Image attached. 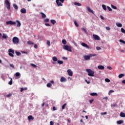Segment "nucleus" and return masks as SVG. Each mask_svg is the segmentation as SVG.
Wrapping results in <instances>:
<instances>
[{
  "mask_svg": "<svg viewBox=\"0 0 125 125\" xmlns=\"http://www.w3.org/2000/svg\"><path fill=\"white\" fill-rule=\"evenodd\" d=\"M52 60H53L54 61V62H56V61H57V60H58V59H57V57L54 56L52 58Z\"/></svg>",
  "mask_w": 125,
  "mask_h": 125,
  "instance_id": "24",
  "label": "nucleus"
},
{
  "mask_svg": "<svg viewBox=\"0 0 125 125\" xmlns=\"http://www.w3.org/2000/svg\"><path fill=\"white\" fill-rule=\"evenodd\" d=\"M53 111H55L57 110L56 107H55V106L53 107Z\"/></svg>",
  "mask_w": 125,
  "mask_h": 125,
  "instance_id": "62",
  "label": "nucleus"
},
{
  "mask_svg": "<svg viewBox=\"0 0 125 125\" xmlns=\"http://www.w3.org/2000/svg\"><path fill=\"white\" fill-rule=\"evenodd\" d=\"M73 47L68 45H64L63 46V49H65V50H67V51H69V52H72V48Z\"/></svg>",
  "mask_w": 125,
  "mask_h": 125,
  "instance_id": "2",
  "label": "nucleus"
},
{
  "mask_svg": "<svg viewBox=\"0 0 125 125\" xmlns=\"http://www.w3.org/2000/svg\"><path fill=\"white\" fill-rule=\"evenodd\" d=\"M94 56H96V54H90L88 55H85L83 57V58L84 60H89L90 59V58L93 57Z\"/></svg>",
  "mask_w": 125,
  "mask_h": 125,
  "instance_id": "1",
  "label": "nucleus"
},
{
  "mask_svg": "<svg viewBox=\"0 0 125 125\" xmlns=\"http://www.w3.org/2000/svg\"><path fill=\"white\" fill-rule=\"evenodd\" d=\"M10 67H11L12 68H13V69H14V65H13V64H10Z\"/></svg>",
  "mask_w": 125,
  "mask_h": 125,
  "instance_id": "52",
  "label": "nucleus"
},
{
  "mask_svg": "<svg viewBox=\"0 0 125 125\" xmlns=\"http://www.w3.org/2000/svg\"><path fill=\"white\" fill-rule=\"evenodd\" d=\"M31 65L32 67H34V68H37V65L34 63H31Z\"/></svg>",
  "mask_w": 125,
  "mask_h": 125,
  "instance_id": "45",
  "label": "nucleus"
},
{
  "mask_svg": "<svg viewBox=\"0 0 125 125\" xmlns=\"http://www.w3.org/2000/svg\"><path fill=\"white\" fill-rule=\"evenodd\" d=\"M12 42L14 44H18L19 43V38L14 37L12 39Z\"/></svg>",
  "mask_w": 125,
  "mask_h": 125,
  "instance_id": "4",
  "label": "nucleus"
},
{
  "mask_svg": "<svg viewBox=\"0 0 125 125\" xmlns=\"http://www.w3.org/2000/svg\"><path fill=\"white\" fill-rule=\"evenodd\" d=\"M60 81L61 83H64V82H66V81H67V79H66L64 77H61Z\"/></svg>",
  "mask_w": 125,
  "mask_h": 125,
  "instance_id": "13",
  "label": "nucleus"
},
{
  "mask_svg": "<svg viewBox=\"0 0 125 125\" xmlns=\"http://www.w3.org/2000/svg\"><path fill=\"white\" fill-rule=\"evenodd\" d=\"M12 95V94L11 93H9L8 95H6V97H7L8 98L10 97V96H11Z\"/></svg>",
  "mask_w": 125,
  "mask_h": 125,
  "instance_id": "44",
  "label": "nucleus"
},
{
  "mask_svg": "<svg viewBox=\"0 0 125 125\" xmlns=\"http://www.w3.org/2000/svg\"><path fill=\"white\" fill-rule=\"evenodd\" d=\"M74 24L76 26V27H79V24H78V22H77V21H74Z\"/></svg>",
  "mask_w": 125,
  "mask_h": 125,
  "instance_id": "41",
  "label": "nucleus"
},
{
  "mask_svg": "<svg viewBox=\"0 0 125 125\" xmlns=\"http://www.w3.org/2000/svg\"><path fill=\"white\" fill-rule=\"evenodd\" d=\"M111 6L112 8H113V9H117V7H116V6H114L113 4H111Z\"/></svg>",
  "mask_w": 125,
  "mask_h": 125,
  "instance_id": "38",
  "label": "nucleus"
},
{
  "mask_svg": "<svg viewBox=\"0 0 125 125\" xmlns=\"http://www.w3.org/2000/svg\"><path fill=\"white\" fill-rule=\"evenodd\" d=\"M94 100H91L89 101V103H90V104H91L92 103V102H93Z\"/></svg>",
  "mask_w": 125,
  "mask_h": 125,
  "instance_id": "63",
  "label": "nucleus"
},
{
  "mask_svg": "<svg viewBox=\"0 0 125 125\" xmlns=\"http://www.w3.org/2000/svg\"><path fill=\"white\" fill-rule=\"evenodd\" d=\"M8 38V36H7L6 35L3 34L2 38L3 39H7Z\"/></svg>",
  "mask_w": 125,
  "mask_h": 125,
  "instance_id": "32",
  "label": "nucleus"
},
{
  "mask_svg": "<svg viewBox=\"0 0 125 125\" xmlns=\"http://www.w3.org/2000/svg\"><path fill=\"white\" fill-rule=\"evenodd\" d=\"M34 48H38V45L37 44H35L34 46Z\"/></svg>",
  "mask_w": 125,
  "mask_h": 125,
  "instance_id": "57",
  "label": "nucleus"
},
{
  "mask_svg": "<svg viewBox=\"0 0 125 125\" xmlns=\"http://www.w3.org/2000/svg\"><path fill=\"white\" fill-rule=\"evenodd\" d=\"M106 30H107V31H110V30H111V28L108 26L105 27Z\"/></svg>",
  "mask_w": 125,
  "mask_h": 125,
  "instance_id": "48",
  "label": "nucleus"
},
{
  "mask_svg": "<svg viewBox=\"0 0 125 125\" xmlns=\"http://www.w3.org/2000/svg\"><path fill=\"white\" fill-rule=\"evenodd\" d=\"M120 117H121V118H125V113H124L123 112H121L120 113Z\"/></svg>",
  "mask_w": 125,
  "mask_h": 125,
  "instance_id": "18",
  "label": "nucleus"
},
{
  "mask_svg": "<svg viewBox=\"0 0 125 125\" xmlns=\"http://www.w3.org/2000/svg\"><path fill=\"white\" fill-rule=\"evenodd\" d=\"M124 76H125L124 74H121L119 75L118 78H119V79H122V78H123Z\"/></svg>",
  "mask_w": 125,
  "mask_h": 125,
  "instance_id": "29",
  "label": "nucleus"
},
{
  "mask_svg": "<svg viewBox=\"0 0 125 125\" xmlns=\"http://www.w3.org/2000/svg\"><path fill=\"white\" fill-rule=\"evenodd\" d=\"M100 17H101V19L102 20H104V17H103V16H102V15H101V16H100Z\"/></svg>",
  "mask_w": 125,
  "mask_h": 125,
  "instance_id": "61",
  "label": "nucleus"
},
{
  "mask_svg": "<svg viewBox=\"0 0 125 125\" xmlns=\"http://www.w3.org/2000/svg\"><path fill=\"white\" fill-rule=\"evenodd\" d=\"M66 106H67V104H64L63 105H62V109L64 110V109H65V107H66Z\"/></svg>",
  "mask_w": 125,
  "mask_h": 125,
  "instance_id": "34",
  "label": "nucleus"
},
{
  "mask_svg": "<svg viewBox=\"0 0 125 125\" xmlns=\"http://www.w3.org/2000/svg\"><path fill=\"white\" fill-rule=\"evenodd\" d=\"M62 43H63V44H67V41H66V40H65V39H63L62 40Z\"/></svg>",
  "mask_w": 125,
  "mask_h": 125,
  "instance_id": "26",
  "label": "nucleus"
},
{
  "mask_svg": "<svg viewBox=\"0 0 125 125\" xmlns=\"http://www.w3.org/2000/svg\"><path fill=\"white\" fill-rule=\"evenodd\" d=\"M6 23L7 25H16V22L14 21H6Z\"/></svg>",
  "mask_w": 125,
  "mask_h": 125,
  "instance_id": "7",
  "label": "nucleus"
},
{
  "mask_svg": "<svg viewBox=\"0 0 125 125\" xmlns=\"http://www.w3.org/2000/svg\"><path fill=\"white\" fill-rule=\"evenodd\" d=\"M90 95H91V96H97L98 94L97 93H91Z\"/></svg>",
  "mask_w": 125,
  "mask_h": 125,
  "instance_id": "22",
  "label": "nucleus"
},
{
  "mask_svg": "<svg viewBox=\"0 0 125 125\" xmlns=\"http://www.w3.org/2000/svg\"><path fill=\"white\" fill-rule=\"evenodd\" d=\"M44 22H49V19H46L45 20H44Z\"/></svg>",
  "mask_w": 125,
  "mask_h": 125,
  "instance_id": "50",
  "label": "nucleus"
},
{
  "mask_svg": "<svg viewBox=\"0 0 125 125\" xmlns=\"http://www.w3.org/2000/svg\"><path fill=\"white\" fill-rule=\"evenodd\" d=\"M13 7L15 8V9H16V10H17V9H18V6H17V5H16V4H13Z\"/></svg>",
  "mask_w": 125,
  "mask_h": 125,
  "instance_id": "28",
  "label": "nucleus"
},
{
  "mask_svg": "<svg viewBox=\"0 0 125 125\" xmlns=\"http://www.w3.org/2000/svg\"><path fill=\"white\" fill-rule=\"evenodd\" d=\"M16 23H17V27H21V23H20V21H16Z\"/></svg>",
  "mask_w": 125,
  "mask_h": 125,
  "instance_id": "19",
  "label": "nucleus"
},
{
  "mask_svg": "<svg viewBox=\"0 0 125 125\" xmlns=\"http://www.w3.org/2000/svg\"><path fill=\"white\" fill-rule=\"evenodd\" d=\"M27 44H30V45H31V44H32V45H34V44H35V43H34L33 42H32L31 41H28L27 42Z\"/></svg>",
  "mask_w": 125,
  "mask_h": 125,
  "instance_id": "27",
  "label": "nucleus"
},
{
  "mask_svg": "<svg viewBox=\"0 0 125 125\" xmlns=\"http://www.w3.org/2000/svg\"><path fill=\"white\" fill-rule=\"evenodd\" d=\"M74 5H77V6H82V4L78 2H74Z\"/></svg>",
  "mask_w": 125,
  "mask_h": 125,
  "instance_id": "17",
  "label": "nucleus"
},
{
  "mask_svg": "<svg viewBox=\"0 0 125 125\" xmlns=\"http://www.w3.org/2000/svg\"><path fill=\"white\" fill-rule=\"evenodd\" d=\"M102 7L104 10H107V8H106V5L103 4L102 5Z\"/></svg>",
  "mask_w": 125,
  "mask_h": 125,
  "instance_id": "33",
  "label": "nucleus"
},
{
  "mask_svg": "<svg viewBox=\"0 0 125 125\" xmlns=\"http://www.w3.org/2000/svg\"><path fill=\"white\" fill-rule=\"evenodd\" d=\"M87 9L88 11H89V12H90L91 13H92L93 14V13H94L93 11L92 10L90 9V7H88L87 8Z\"/></svg>",
  "mask_w": 125,
  "mask_h": 125,
  "instance_id": "20",
  "label": "nucleus"
},
{
  "mask_svg": "<svg viewBox=\"0 0 125 125\" xmlns=\"http://www.w3.org/2000/svg\"><path fill=\"white\" fill-rule=\"evenodd\" d=\"M105 82H106V83H110V79L106 78L105 79Z\"/></svg>",
  "mask_w": 125,
  "mask_h": 125,
  "instance_id": "39",
  "label": "nucleus"
},
{
  "mask_svg": "<svg viewBox=\"0 0 125 125\" xmlns=\"http://www.w3.org/2000/svg\"><path fill=\"white\" fill-rule=\"evenodd\" d=\"M81 45H82V46L83 47H86V48L89 49V46L84 42H82L81 43Z\"/></svg>",
  "mask_w": 125,
  "mask_h": 125,
  "instance_id": "9",
  "label": "nucleus"
},
{
  "mask_svg": "<svg viewBox=\"0 0 125 125\" xmlns=\"http://www.w3.org/2000/svg\"><path fill=\"white\" fill-rule=\"evenodd\" d=\"M116 26H117V27H119V28H122L123 24L120 23H116Z\"/></svg>",
  "mask_w": 125,
  "mask_h": 125,
  "instance_id": "21",
  "label": "nucleus"
},
{
  "mask_svg": "<svg viewBox=\"0 0 125 125\" xmlns=\"http://www.w3.org/2000/svg\"><path fill=\"white\" fill-rule=\"evenodd\" d=\"M21 13H26L27 12V10L25 8H22L21 10Z\"/></svg>",
  "mask_w": 125,
  "mask_h": 125,
  "instance_id": "15",
  "label": "nucleus"
},
{
  "mask_svg": "<svg viewBox=\"0 0 125 125\" xmlns=\"http://www.w3.org/2000/svg\"><path fill=\"white\" fill-rule=\"evenodd\" d=\"M67 72L68 73V75L70 77H72V76H73V71H72L71 69H68L67 70Z\"/></svg>",
  "mask_w": 125,
  "mask_h": 125,
  "instance_id": "10",
  "label": "nucleus"
},
{
  "mask_svg": "<svg viewBox=\"0 0 125 125\" xmlns=\"http://www.w3.org/2000/svg\"><path fill=\"white\" fill-rule=\"evenodd\" d=\"M106 114H107V112H102L101 113V115H106Z\"/></svg>",
  "mask_w": 125,
  "mask_h": 125,
  "instance_id": "59",
  "label": "nucleus"
},
{
  "mask_svg": "<svg viewBox=\"0 0 125 125\" xmlns=\"http://www.w3.org/2000/svg\"><path fill=\"white\" fill-rule=\"evenodd\" d=\"M5 3L6 4V7L8 10H10V2L8 0H5Z\"/></svg>",
  "mask_w": 125,
  "mask_h": 125,
  "instance_id": "5",
  "label": "nucleus"
},
{
  "mask_svg": "<svg viewBox=\"0 0 125 125\" xmlns=\"http://www.w3.org/2000/svg\"><path fill=\"white\" fill-rule=\"evenodd\" d=\"M107 69H109V70H112V67H111V66H107Z\"/></svg>",
  "mask_w": 125,
  "mask_h": 125,
  "instance_id": "60",
  "label": "nucleus"
},
{
  "mask_svg": "<svg viewBox=\"0 0 125 125\" xmlns=\"http://www.w3.org/2000/svg\"><path fill=\"white\" fill-rule=\"evenodd\" d=\"M113 92H115V91L113 90H110L109 92H108V95H110V94L113 93Z\"/></svg>",
  "mask_w": 125,
  "mask_h": 125,
  "instance_id": "37",
  "label": "nucleus"
},
{
  "mask_svg": "<svg viewBox=\"0 0 125 125\" xmlns=\"http://www.w3.org/2000/svg\"><path fill=\"white\" fill-rule=\"evenodd\" d=\"M122 83L125 84V80L122 81Z\"/></svg>",
  "mask_w": 125,
  "mask_h": 125,
  "instance_id": "64",
  "label": "nucleus"
},
{
  "mask_svg": "<svg viewBox=\"0 0 125 125\" xmlns=\"http://www.w3.org/2000/svg\"><path fill=\"white\" fill-rule=\"evenodd\" d=\"M42 15V18H45V17H46V15H45L44 14V13H42V12H41L40 13Z\"/></svg>",
  "mask_w": 125,
  "mask_h": 125,
  "instance_id": "25",
  "label": "nucleus"
},
{
  "mask_svg": "<svg viewBox=\"0 0 125 125\" xmlns=\"http://www.w3.org/2000/svg\"><path fill=\"white\" fill-rule=\"evenodd\" d=\"M47 44L49 46H50V42L49 41H47Z\"/></svg>",
  "mask_w": 125,
  "mask_h": 125,
  "instance_id": "47",
  "label": "nucleus"
},
{
  "mask_svg": "<svg viewBox=\"0 0 125 125\" xmlns=\"http://www.w3.org/2000/svg\"><path fill=\"white\" fill-rule=\"evenodd\" d=\"M45 25L47 27H50V26H51L50 24H49V23H45Z\"/></svg>",
  "mask_w": 125,
  "mask_h": 125,
  "instance_id": "55",
  "label": "nucleus"
},
{
  "mask_svg": "<svg viewBox=\"0 0 125 125\" xmlns=\"http://www.w3.org/2000/svg\"><path fill=\"white\" fill-rule=\"evenodd\" d=\"M86 71L88 73V76H89V77H94V71L90 69H86Z\"/></svg>",
  "mask_w": 125,
  "mask_h": 125,
  "instance_id": "3",
  "label": "nucleus"
},
{
  "mask_svg": "<svg viewBox=\"0 0 125 125\" xmlns=\"http://www.w3.org/2000/svg\"><path fill=\"white\" fill-rule=\"evenodd\" d=\"M96 49L97 50H100V49H101V48L100 47H96Z\"/></svg>",
  "mask_w": 125,
  "mask_h": 125,
  "instance_id": "54",
  "label": "nucleus"
},
{
  "mask_svg": "<svg viewBox=\"0 0 125 125\" xmlns=\"http://www.w3.org/2000/svg\"><path fill=\"white\" fill-rule=\"evenodd\" d=\"M107 8H108V10L109 11H112V8H111V7H109V6H107Z\"/></svg>",
  "mask_w": 125,
  "mask_h": 125,
  "instance_id": "46",
  "label": "nucleus"
},
{
  "mask_svg": "<svg viewBox=\"0 0 125 125\" xmlns=\"http://www.w3.org/2000/svg\"><path fill=\"white\" fill-rule=\"evenodd\" d=\"M56 2L58 6H62V5H63V4H62V3H61V2H59V0H56Z\"/></svg>",
  "mask_w": 125,
  "mask_h": 125,
  "instance_id": "12",
  "label": "nucleus"
},
{
  "mask_svg": "<svg viewBox=\"0 0 125 125\" xmlns=\"http://www.w3.org/2000/svg\"><path fill=\"white\" fill-rule=\"evenodd\" d=\"M15 75H16V77H20V73L19 72H17L16 73Z\"/></svg>",
  "mask_w": 125,
  "mask_h": 125,
  "instance_id": "43",
  "label": "nucleus"
},
{
  "mask_svg": "<svg viewBox=\"0 0 125 125\" xmlns=\"http://www.w3.org/2000/svg\"><path fill=\"white\" fill-rule=\"evenodd\" d=\"M62 59L63 60H68V58H66L65 57H63Z\"/></svg>",
  "mask_w": 125,
  "mask_h": 125,
  "instance_id": "51",
  "label": "nucleus"
},
{
  "mask_svg": "<svg viewBox=\"0 0 125 125\" xmlns=\"http://www.w3.org/2000/svg\"><path fill=\"white\" fill-rule=\"evenodd\" d=\"M82 31H83L85 33H86V29H85L84 28H82Z\"/></svg>",
  "mask_w": 125,
  "mask_h": 125,
  "instance_id": "49",
  "label": "nucleus"
},
{
  "mask_svg": "<svg viewBox=\"0 0 125 125\" xmlns=\"http://www.w3.org/2000/svg\"><path fill=\"white\" fill-rule=\"evenodd\" d=\"M98 68L99 69V70H104V69H105V67L103 65H99L98 66Z\"/></svg>",
  "mask_w": 125,
  "mask_h": 125,
  "instance_id": "14",
  "label": "nucleus"
},
{
  "mask_svg": "<svg viewBox=\"0 0 125 125\" xmlns=\"http://www.w3.org/2000/svg\"><path fill=\"white\" fill-rule=\"evenodd\" d=\"M111 107H112V108H115V107H118V104H112L111 105Z\"/></svg>",
  "mask_w": 125,
  "mask_h": 125,
  "instance_id": "23",
  "label": "nucleus"
},
{
  "mask_svg": "<svg viewBox=\"0 0 125 125\" xmlns=\"http://www.w3.org/2000/svg\"><path fill=\"white\" fill-rule=\"evenodd\" d=\"M34 119V117H33L32 115H30L28 117V120L29 122H31V121H33Z\"/></svg>",
  "mask_w": 125,
  "mask_h": 125,
  "instance_id": "11",
  "label": "nucleus"
},
{
  "mask_svg": "<svg viewBox=\"0 0 125 125\" xmlns=\"http://www.w3.org/2000/svg\"><path fill=\"white\" fill-rule=\"evenodd\" d=\"M93 38L96 41H99L100 40V37H99V36H98V35H95V34L93 35Z\"/></svg>",
  "mask_w": 125,
  "mask_h": 125,
  "instance_id": "8",
  "label": "nucleus"
},
{
  "mask_svg": "<svg viewBox=\"0 0 125 125\" xmlns=\"http://www.w3.org/2000/svg\"><path fill=\"white\" fill-rule=\"evenodd\" d=\"M54 125V123H53V121H50V125Z\"/></svg>",
  "mask_w": 125,
  "mask_h": 125,
  "instance_id": "53",
  "label": "nucleus"
},
{
  "mask_svg": "<svg viewBox=\"0 0 125 125\" xmlns=\"http://www.w3.org/2000/svg\"><path fill=\"white\" fill-rule=\"evenodd\" d=\"M85 82L87 83L88 84H89L90 83V82L87 81L86 80H85Z\"/></svg>",
  "mask_w": 125,
  "mask_h": 125,
  "instance_id": "56",
  "label": "nucleus"
},
{
  "mask_svg": "<svg viewBox=\"0 0 125 125\" xmlns=\"http://www.w3.org/2000/svg\"><path fill=\"white\" fill-rule=\"evenodd\" d=\"M57 62H58V64H60V65L63 64V63L62 61H60V60H58L57 61Z\"/></svg>",
  "mask_w": 125,
  "mask_h": 125,
  "instance_id": "30",
  "label": "nucleus"
},
{
  "mask_svg": "<svg viewBox=\"0 0 125 125\" xmlns=\"http://www.w3.org/2000/svg\"><path fill=\"white\" fill-rule=\"evenodd\" d=\"M123 123H124V120H119L117 121V124H118V125H122Z\"/></svg>",
  "mask_w": 125,
  "mask_h": 125,
  "instance_id": "16",
  "label": "nucleus"
},
{
  "mask_svg": "<svg viewBox=\"0 0 125 125\" xmlns=\"http://www.w3.org/2000/svg\"><path fill=\"white\" fill-rule=\"evenodd\" d=\"M64 1H65V0H59V1H61V2H62V3H64Z\"/></svg>",
  "mask_w": 125,
  "mask_h": 125,
  "instance_id": "58",
  "label": "nucleus"
},
{
  "mask_svg": "<svg viewBox=\"0 0 125 125\" xmlns=\"http://www.w3.org/2000/svg\"><path fill=\"white\" fill-rule=\"evenodd\" d=\"M122 33H123L124 34H125V30L123 28H122L121 29Z\"/></svg>",
  "mask_w": 125,
  "mask_h": 125,
  "instance_id": "42",
  "label": "nucleus"
},
{
  "mask_svg": "<svg viewBox=\"0 0 125 125\" xmlns=\"http://www.w3.org/2000/svg\"><path fill=\"white\" fill-rule=\"evenodd\" d=\"M51 85H52L51 83H48L46 84L47 87H50L51 86Z\"/></svg>",
  "mask_w": 125,
  "mask_h": 125,
  "instance_id": "35",
  "label": "nucleus"
},
{
  "mask_svg": "<svg viewBox=\"0 0 125 125\" xmlns=\"http://www.w3.org/2000/svg\"><path fill=\"white\" fill-rule=\"evenodd\" d=\"M8 54L9 55V56H10L11 57H14V51L11 49H9L8 50Z\"/></svg>",
  "mask_w": 125,
  "mask_h": 125,
  "instance_id": "6",
  "label": "nucleus"
},
{
  "mask_svg": "<svg viewBox=\"0 0 125 125\" xmlns=\"http://www.w3.org/2000/svg\"><path fill=\"white\" fill-rule=\"evenodd\" d=\"M51 23H52V24H53V25H54V24H55V23H56V21L54 20H51Z\"/></svg>",
  "mask_w": 125,
  "mask_h": 125,
  "instance_id": "31",
  "label": "nucleus"
},
{
  "mask_svg": "<svg viewBox=\"0 0 125 125\" xmlns=\"http://www.w3.org/2000/svg\"><path fill=\"white\" fill-rule=\"evenodd\" d=\"M16 54L17 55V56H19V55H20V54H21V53H20V52H18L17 51H16Z\"/></svg>",
  "mask_w": 125,
  "mask_h": 125,
  "instance_id": "36",
  "label": "nucleus"
},
{
  "mask_svg": "<svg viewBox=\"0 0 125 125\" xmlns=\"http://www.w3.org/2000/svg\"><path fill=\"white\" fill-rule=\"evenodd\" d=\"M11 80L10 82H9L8 84H10V85H11L12 84V78H10Z\"/></svg>",
  "mask_w": 125,
  "mask_h": 125,
  "instance_id": "40",
  "label": "nucleus"
}]
</instances>
